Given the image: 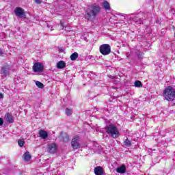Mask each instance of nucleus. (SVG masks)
<instances>
[{
    "mask_svg": "<svg viewBox=\"0 0 175 175\" xmlns=\"http://www.w3.org/2000/svg\"><path fill=\"white\" fill-rule=\"evenodd\" d=\"M100 13V7L96 4L89 5L85 11V18L90 20V18H95Z\"/></svg>",
    "mask_w": 175,
    "mask_h": 175,
    "instance_id": "f257e3e1",
    "label": "nucleus"
},
{
    "mask_svg": "<svg viewBox=\"0 0 175 175\" xmlns=\"http://www.w3.org/2000/svg\"><path fill=\"white\" fill-rule=\"evenodd\" d=\"M105 132L113 139L120 137V131L116 124H109L105 127Z\"/></svg>",
    "mask_w": 175,
    "mask_h": 175,
    "instance_id": "f03ea898",
    "label": "nucleus"
},
{
    "mask_svg": "<svg viewBox=\"0 0 175 175\" xmlns=\"http://www.w3.org/2000/svg\"><path fill=\"white\" fill-rule=\"evenodd\" d=\"M163 97L168 102H173L175 99V90L172 86H168L163 91Z\"/></svg>",
    "mask_w": 175,
    "mask_h": 175,
    "instance_id": "7ed1b4c3",
    "label": "nucleus"
},
{
    "mask_svg": "<svg viewBox=\"0 0 175 175\" xmlns=\"http://www.w3.org/2000/svg\"><path fill=\"white\" fill-rule=\"evenodd\" d=\"M99 51L103 55H109L111 53V47L108 44H103L99 46Z\"/></svg>",
    "mask_w": 175,
    "mask_h": 175,
    "instance_id": "20e7f679",
    "label": "nucleus"
},
{
    "mask_svg": "<svg viewBox=\"0 0 175 175\" xmlns=\"http://www.w3.org/2000/svg\"><path fill=\"white\" fill-rule=\"evenodd\" d=\"M71 147L74 150H79V148H81V145L80 144V142H79V136L72 138L71 141Z\"/></svg>",
    "mask_w": 175,
    "mask_h": 175,
    "instance_id": "39448f33",
    "label": "nucleus"
},
{
    "mask_svg": "<svg viewBox=\"0 0 175 175\" xmlns=\"http://www.w3.org/2000/svg\"><path fill=\"white\" fill-rule=\"evenodd\" d=\"M14 13L16 17H18L19 18H25V12L23 8L16 7L14 10Z\"/></svg>",
    "mask_w": 175,
    "mask_h": 175,
    "instance_id": "423d86ee",
    "label": "nucleus"
},
{
    "mask_svg": "<svg viewBox=\"0 0 175 175\" xmlns=\"http://www.w3.org/2000/svg\"><path fill=\"white\" fill-rule=\"evenodd\" d=\"M43 64H42V63L40 62H36V64H34L33 66V70L35 72H43Z\"/></svg>",
    "mask_w": 175,
    "mask_h": 175,
    "instance_id": "0eeeda50",
    "label": "nucleus"
},
{
    "mask_svg": "<svg viewBox=\"0 0 175 175\" xmlns=\"http://www.w3.org/2000/svg\"><path fill=\"white\" fill-rule=\"evenodd\" d=\"M9 70H10V66L9 65L4 66L1 68V75H3L4 77H8L9 76Z\"/></svg>",
    "mask_w": 175,
    "mask_h": 175,
    "instance_id": "6e6552de",
    "label": "nucleus"
},
{
    "mask_svg": "<svg viewBox=\"0 0 175 175\" xmlns=\"http://www.w3.org/2000/svg\"><path fill=\"white\" fill-rule=\"evenodd\" d=\"M4 118L9 124H13V122H14V117L10 113H7L4 116Z\"/></svg>",
    "mask_w": 175,
    "mask_h": 175,
    "instance_id": "1a4fd4ad",
    "label": "nucleus"
},
{
    "mask_svg": "<svg viewBox=\"0 0 175 175\" xmlns=\"http://www.w3.org/2000/svg\"><path fill=\"white\" fill-rule=\"evenodd\" d=\"M48 152L50 154H55L57 152V144H51L48 145Z\"/></svg>",
    "mask_w": 175,
    "mask_h": 175,
    "instance_id": "9d476101",
    "label": "nucleus"
},
{
    "mask_svg": "<svg viewBox=\"0 0 175 175\" xmlns=\"http://www.w3.org/2000/svg\"><path fill=\"white\" fill-rule=\"evenodd\" d=\"M129 18L131 21H134V23H137V24H143V21L142 20L141 17L139 16V14L137 16H131Z\"/></svg>",
    "mask_w": 175,
    "mask_h": 175,
    "instance_id": "9b49d317",
    "label": "nucleus"
},
{
    "mask_svg": "<svg viewBox=\"0 0 175 175\" xmlns=\"http://www.w3.org/2000/svg\"><path fill=\"white\" fill-rule=\"evenodd\" d=\"M60 25L62 27L63 31H66L67 32H70V31H72V27H70L69 25H67L66 23L63 21H60Z\"/></svg>",
    "mask_w": 175,
    "mask_h": 175,
    "instance_id": "f8f14e48",
    "label": "nucleus"
},
{
    "mask_svg": "<svg viewBox=\"0 0 175 175\" xmlns=\"http://www.w3.org/2000/svg\"><path fill=\"white\" fill-rule=\"evenodd\" d=\"M116 172L117 173H120V174H124L126 173V166L124 165H120L116 169Z\"/></svg>",
    "mask_w": 175,
    "mask_h": 175,
    "instance_id": "ddd939ff",
    "label": "nucleus"
},
{
    "mask_svg": "<svg viewBox=\"0 0 175 175\" xmlns=\"http://www.w3.org/2000/svg\"><path fill=\"white\" fill-rule=\"evenodd\" d=\"M38 135L41 139H47L49 137V133L43 129L39 131Z\"/></svg>",
    "mask_w": 175,
    "mask_h": 175,
    "instance_id": "4468645a",
    "label": "nucleus"
},
{
    "mask_svg": "<svg viewBox=\"0 0 175 175\" xmlns=\"http://www.w3.org/2000/svg\"><path fill=\"white\" fill-rule=\"evenodd\" d=\"M94 174L96 175H103V168L100 166H97L94 168Z\"/></svg>",
    "mask_w": 175,
    "mask_h": 175,
    "instance_id": "2eb2a0df",
    "label": "nucleus"
},
{
    "mask_svg": "<svg viewBox=\"0 0 175 175\" xmlns=\"http://www.w3.org/2000/svg\"><path fill=\"white\" fill-rule=\"evenodd\" d=\"M57 69H64V68H66V63L61 60L57 63Z\"/></svg>",
    "mask_w": 175,
    "mask_h": 175,
    "instance_id": "dca6fc26",
    "label": "nucleus"
},
{
    "mask_svg": "<svg viewBox=\"0 0 175 175\" xmlns=\"http://www.w3.org/2000/svg\"><path fill=\"white\" fill-rule=\"evenodd\" d=\"M23 157H24V160L26 162H29V161H31V154H29V152H25V154H23Z\"/></svg>",
    "mask_w": 175,
    "mask_h": 175,
    "instance_id": "f3484780",
    "label": "nucleus"
},
{
    "mask_svg": "<svg viewBox=\"0 0 175 175\" xmlns=\"http://www.w3.org/2000/svg\"><path fill=\"white\" fill-rule=\"evenodd\" d=\"M102 6L105 10H110V3H109L107 1H104Z\"/></svg>",
    "mask_w": 175,
    "mask_h": 175,
    "instance_id": "a211bd4d",
    "label": "nucleus"
},
{
    "mask_svg": "<svg viewBox=\"0 0 175 175\" xmlns=\"http://www.w3.org/2000/svg\"><path fill=\"white\" fill-rule=\"evenodd\" d=\"M124 145L125 147H131L132 146V141L129 140L128 137L124 139Z\"/></svg>",
    "mask_w": 175,
    "mask_h": 175,
    "instance_id": "6ab92c4d",
    "label": "nucleus"
},
{
    "mask_svg": "<svg viewBox=\"0 0 175 175\" xmlns=\"http://www.w3.org/2000/svg\"><path fill=\"white\" fill-rule=\"evenodd\" d=\"M139 17H141L142 20H147L148 18V13L140 12L139 14Z\"/></svg>",
    "mask_w": 175,
    "mask_h": 175,
    "instance_id": "aec40b11",
    "label": "nucleus"
},
{
    "mask_svg": "<svg viewBox=\"0 0 175 175\" xmlns=\"http://www.w3.org/2000/svg\"><path fill=\"white\" fill-rule=\"evenodd\" d=\"M70 58L71 61H76V59L79 58V53H77V52H75L70 55Z\"/></svg>",
    "mask_w": 175,
    "mask_h": 175,
    "instance_id": "412c9836",
    "label": "nucleus"
},
{
    "mask_svg": "<svg viewBox=\"0 0 175 175\" xmlns=\"http://www.w3.org/2000/svg\"><path fill=\"white\" fill-rule=\"evenodd\" d=\"M72 113H73L72 109L66 108L65 114L67 115L68 117H70V116H72Z\"/></svg>",
    "mask_w": 175,
    "mask_h": 175,
    "instance_id": "4be33fe9",
    "label": "nucleus"
},
{
    "mask_svg": "<svg viewBox=\"0 0 175 175\" xmlns=\"http://www.w3.org/2000/svg\"><path fill=\"white\" fill-rule=\"evenodd\" d=\"M18 144L19 147H24V144H25V141L24 140V139H19L18 140Z\"/></svg>",
    "mask_w": 175,
    "mask_h": 175,
    "instance_id": "5701e85b",
    "label": "nucleus"
},
{
    "mask_svg": "<svg viewBox=\"0 0 175 175\" xmlns=\"http://www.w3.org/2000/svg\"><path fill=\"white\" fill-rule=\"evenodd\" d=\"M62 142H64V143H68V142L70 140L69 135H65L62 137Z\"/></svg>",
    "mask_w": 175,
    "mask_h": 175,
    "instance_id": "b1692460",
    "label": "nucleus"
},
{
    "mask_svg": "<svg viewBox=\"0 0 175 175\" xmlns=\"http://www.w3.org/2000/svg\"><path fill=\"white\" fill-rule=\"evenodd\" d=\"M135 87H137L139 88L140 87H143V84L142 83V81H136L135 83Z\"/></svg>",
    "mask_w": 175,
    "mask_h": 175,
    "instance_id": "393cba45",
    "label": "nucleus"
},
{
    "mask_svg": "<svg viewBox=\"0 0 175 175\" xmlns=\"http://www.w3.org/2000/svg\"><path fill=\"white\" fill-rule=\"evenodd\" d=\"M135 54L139 58H142L143 55H144V53L143 52H140V51H136Z\"/></svg>",
    "mask_w": 175,
    "mask_h": 175,
    "instance_id": "a878e982",
    "label": "nucleus"
},
{
    "mask_svg": "<svg viewBox=\"0 0 175 175\" xmlns=\"http://www.w3.org/2000/svg\"><path fill=\"white\" fill-rule=\"evenodd\" d=\"M36 85H37V87H38V88H43V87H44V85H43L42 82L39 81H37L36 82Z\"/></svg>",
    "mask_w": 175,
    "mask_h": 175,
    "instance_id": "bb28decb",
    "label": "nucleus"
},
{
    "mask_svg": "<svg viewBox=\"0 0 175 175\" xmlns=\"http://www.w3.org/2000/svg\"><path fill=\"white\" fill-rule=\"evenodd\" d=\"M3 125V119L0 118V126H2Z\"/></svg>",
    "mask_w": 175,
    "mask_h": 175,
    "instance_id": "cd10ccee",
    "label": "nucleus"
},
{
    "mask_svg": "<svg viewBox=\"0 0 175 175\" xmlns=\"http://www.w3.org/2000/svg\"><path fill=\"white\" fill-rule=\"evenodd\" d=\"M36 3H38V5H40V3H42V0H35Z\"/></svg>",
    "mask_w": 175,
    "mask_h": 175,
    "instance_id": "c85d7f7f",
    "label": "nucleus"
},
{
    "mask_svg": "<svg viewBox=\"0 0 175 175\" xmlns=\"http://www.w3.org/2000/svg\"><path fill=\"white\" fill-rule=\"evenodd\" d=\"M0 55L1 57H3V51H2L1 49H0Z\"/></svg>",
    "mask_w": 175,
    "mask_h": 175,
    "instance_id": "c756f323",
    "label": "nucleus"
},
{
    "mask_svg": "<svg viewBox=\"0 0 175 175\" xmlns=\"http://www.w3.org/2000/svg\"><path fill=\"white\" fill-rule=\"evenodd\" d=\"M0 99H3V94L0 93Z\"/></svg>",
    "mask_w": 175,
    "mask_h": 175,
    "instance_id": "7c9ffc66",
    "label": "nucleus"
},
{
    "mask_svg": "<svg viewBox=\"0 0 175 175\" xmlns=\"http://www.w3.org/2000/svg\"><path fill=\"white\" fill-rule=\"evenodd\" d=\"M148 151L149 152H151V151H152H152H155V149H153V150H152V149H148Z\"/></svg>",
    "mask_w": 175,
    "mask_h": 175,
    "instance_id": "2f4dec72",
    "label": "nucleus"
},
{
    "mask_svg": "<svg viewBox=\"0 0 175 175\" xmlns=\"http://www.w3.org/2000/svg\"><path fill=\"white\" fill-rule=\"evenodd\" d=\"M89 76H90V77H91V74H90Z\"/></svg>",
    "mask_w": 175,
    "mask_h": 175,
    "instance_id": "473e14b6",
    "label": "nucleus"
},
{
    "mask_svg": "<svg viewBox=\"0 0 175 175\" xmlns=\"http://www.w3.org/2000/svg\"><path fill=\"white\" fill-rule=\"evenodd\" d=\"M62 175H65V174H62Z\"/></svg>",
    "mask_w": 175,
    "mask_h": 175,
    "instance_id": "72a5a7b5",
    "label": "nucleus"
}]
</instances>
